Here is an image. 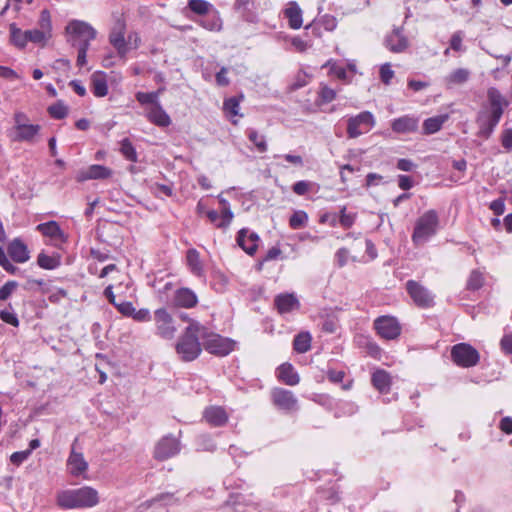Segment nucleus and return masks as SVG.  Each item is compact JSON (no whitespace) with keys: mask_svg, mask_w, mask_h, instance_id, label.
Masks as SVG:
<instances>
[{"mask_svg":"<svg viewBox=\"0 0 512 512\" xmlns=\"http://www.w3.org/2000/svg\"><path fill=\"white\" fill-rule=\"evenodd\" d=\"M135 97L141 105L154 106L159 103V92H137Z\"/></svg>","mask_w":512,"mask_h":512,"instance_id":"nucleus-44","label":"nucleus"},{"mask_svg":"<svg viewBox=\"0 0 512 512\" xmlns=\"http://www.w3.org/2000/svg\"><path fill=\"white\" fill-rule=\"evenodd\" d=\"M406 290L418 307L429 308L434 305V295L417 281L408 280Z\"/></svg>","mask_w":512,"mask_h":512,"instance_id":"nucleus-9","label":"nucleus"},{"mask_svg":"<svg viewBox=\"0 0 512 512\" xmlns=\"http://www.w3.org/2000/svg\"><path fill=\"white\" fill-rule=\"evenodd\" d=\"M39 30H41L49 38L52 37V22L48 10H43L38 21Z\"/></svg>","mask_w":512,"mask_h":512,"instance_id":"nucleus-41","label":"nucleus"},{"mask_svg":"<svg viewBox=\"0 0 512 512\" xmlns=\"http://www.w3.org/2000/svg\"><path fill=\"white\" fill-rule=\"evenodd\" d=\"M7 251L9 256L16 263H25L30 259L26 244H24V242L18 238L12 240L9 243Z\"/></svg>","mask_w":512,"mask_h":512,"instance_id":"nucleus-20","label":"nucleus"},{"mask_svg":"<svg viewBox=\"0 0 512 512\" xmlns=\"http://www.w3.org/2000/svg\"><path fill=\"white\" fill-rule=\"evenodd\" d=\"M448 118L449 116L447 114H443L426 119L423 122V133L425 135H431L438 132Z\"/></svg>","mask_w":512,"mask_h":512,"instance_id":"nucleus-30","label":"nucleus"},{"mask_svg":"<svg viewBox=\"0 0 512 512\" xmlns=\"http://www.w3.org/2000/svg\"><path fill=\"white\" fill-rule=\"evenodd\" d=\"M156 334L163 339H172L177 331L172 316L165 308L157 309L154 312Z\"/></svg>","mask_w":512,"mask_h":512,"instance_id":"nucleus-11","label":"nucleus"},{"mask_svg":"<svg viewBox=\"0 0 512 512\" xmlns=\"http://www.w3.org/2000/svg\"><path fill=\"white\" fill-rule=\"evenodd\" d=\"M279 314L284 315L299 310L300 302L294 293H281L274 299Z\"/></svg>","mask_w":512,"mask_h":512,"instance_id":"nucleus-15","label":"nucleus"},{"mask_svg":"<svg viewBox=\"0 0 512 512\" xmlns=\"http://www.w3.org/2000/svg\"><path fill=\"white\" fill-rule=\"evenodd\" d=\"M394 76V71L391 69L389 63H385L380 68V78L383 83L389 84Z\"/></svg>","mask_w":512,"mask_h":512,"instance_id":"nucleus-57","label":"nucleus"},{"mask_svg":"<svg viewBox=\"0 0 512 512\" xmlns=\"http://www.w3.org/2000/svg\"><path fill=\"white\" fill-rule=\"evenodd\" d=\"M66 32L70 36L69 41L75 46L77 41L87 39L94 40L96 38V30L87 22L80 20H72L66 26Z\"/></svg>","mask_w":512,"mask_h":512,"instance_id":"nucleus-10","label":"nucleus"},{"mask_svg":"<svg viewBox=\"0 0 512 512\" xmlns=\"http://www.w3.org/2000/svg\"><path fill=\"white\" fill-rule=\"evenodd\" d=\"M374 329L377 334L385 340H395L400 334L402 327L394 316L383 315L374 320Z\"/></svg>","mask_w":512,"mask_h":512,"instance_id":"nucleus-8","label":"nucleus"},{"mask_svg":"<svg viewBox=\"0 0 512 512\" xmlns=\"http://www.w3.org/2000/svg\"><path fill=\"white\" fill-rule=\"evenodd\" d=\"M308 222V215L303 210H297L295 211L290 219H289V225L292 229H301L303 228Z\"/></svg>","mask_w":512,"mask_h":512,"instance_id":"nucleus-39","label":"nucleus"},{"mask_svg":"<svg viewBox=\"0 0 512 512\" xmlns=\"http://www.w3.org/2000/svg\"><path fill=\"white\" fill-rule=\"evenodd\" d=\"M312 337L309 332L297 334L293 340V348L297 353H306L311 348Z\"/></svg>","mask_w":512,"mask_h":512,"instance_id":"nucleus-32","label":"nucleus"},{"mask_svg":"<svg viewBox=\"0 0 512 512\" xmlns=\"http://www.w3.org/2000/svg\"><path fill=\"white\" fill-rule=\"evenodd\" d=\"M218 199H219V203L222 206V210H221L222 223L220 224V226H230V224L234 218V214L231 211L230 204L225 198H222L221 196H218Z\"/></svg>","mask_w":512,"mask_h":512,"instance_id":"nucleus-40","label":"nucleus"},{"mask_svg":"<svg viewBox=\"0 0 512 512\" xmlns=\"http://www.w3.org/2000/svg\"><path fill=\"white\" fill-rule=\"evenodd\" d=\"M385 46L393 53L404 52L409 46V41L403 34V29H393V31L385 38Z\"/></svg>","mask_w":512,"mask_h":512,"instance_id":"nucleus-14","label":"nucleus"},{"mask_svg":"<svg viewBox=\"0 0 512 512\" xmlns=\"http://www.w3.org/2000/svg\"><path fill=\"white\" fill-rule=\"evenodd\" d=\"M198 303L196 294L189 288H180L175 291L173 305L182 308H192Z\"/></svg>","mask_w":512,"mask_h":512,"instance_id":"nucleus-21","label":"nucleus"},{"mask_svg":"<svg viewBox=\"0 0 512 512\" xmlns=\"http://www.w3.org/2000/svg\"><path fill=\"white\" fill-rule=\"evenodd\" d=\"M470 76L469 70L465 68H458L451 72L445 79L447 84H463Z\"/></svg>","mask_w":512,"mask_h":512,"instance_id":"nucleus-38","label":"nucleus"},{"mask_svg":"<svg viewBox=\"0 0 512 512\" xmlns=\"http://www.w3.org/2000/svg\"><path fill=\"white\" fill-rule=\"evenodd\" d=\"M186 261H187V265L189 267L190 272L194 276H197L199 278H202L205 276L204 266L200 259V254L196 249L191 248L187 251Z\"/></svg>","mask_w":512,"mask_h":512,"instance_id":"nucleus-26","label":"nucleus"},{"mask_svg":"<svg viewBox=\"0 0 512 512\" xmlns=\"http://www.w3.org/2000/svg\"><path fill=\"white\" fill-rule=\"evenodd\" d=\"M310 186H311L310 182L301 180V181L294 183L292 190L295 194L302 196V195H305L309 191Z\"/></svg>","mask_w":512,"mask_h":512,"instance_id":"nucleus-62","label":"nucleus"},{"mask_svg":"<svg viewBox=\"0 0 512 512\" xmlns=\"http://www.w3.org/2000/svg\"><path fill=\"white\" fill-rule=\"evenodd\" d=\"M30 455H31V449H27V450H24V451L14 452L10 456V461H11L12 464L18 466L21 463H23L25 460H27Z\"/></svg>","mask_w":512,"mask_h":512,"instance_id":"nucleus-56","label":"nucleus"},{"mask_svg":"<svg viewBox=\"0 0 512 512\" xmlns=\"http://www.w3.org/2000/svg\"><path fill=\"white\" fill-rule=\"evenodd\" d=\"M56 502L63 509L91 508L99 503V495L96 489L84 486L78 489L59 491Z\"/></svg>","mask_w":512,"mask_h":512,"instance_id":"nucleus-2","label":"nucleus"},{"mask_svg":"<svg viewBox=\"0 0 512 512\" xmlns=\"http://www.w3.org/2000/svg\"><path fill=\"white\" fill-rule=\"evenodd\" d=\"M419 118L411 115H404L391 122V129L395 133H414L418 130Z\"/></svg>","mask_w":512,"mask_h":512,"instance_id":"nucleus-18","label":"nucleus"},{"mask_svg":"<svg viewBox=\"0 0 512 512\" xmlns=\"http://www.w3.org/2000/svg\"><path fill=\"white\" fill-rule=\"evenodd\" d=\"M49 114L55 119H63L68 114L67 107L62 103H56L48 108Z\"/></svg>","mask_w":512,"mask_h":512,"instance_id":"nucleus-49","label":"nucleus"},{"mask_svg":"<svg viewBox=\"0 0 512 512\" xmlns=\"http://www.w3.org/2000/svg\"><path fill=\"white\" fill-rule=\"evenodd\" d=\"M131 317L138 322H147L151 320L150 311L146 308L139 310L134 308V313L131 315Z\"/></svg>","mask_w":512,"mask_h":512,"instance_id":"nucleus-60","label":"nucleus"},{"mask_svg":"<svg viewBox=\"0 0 512 512\" xmlns=\"http://www.w3.org/2000/svg\"><path fill=\"white\" fill-rule=\"evenodd\" d=\"M26 34H27L26 36H27L28 42H31V43H34L37 45H41V46H44L47 43V41L50 39L47 35H45L38 28L26 30Z\"/></svg>","mask_w":512,"mask_h":512,"instance_id":"nucleus-43","label":"nucleus"},{"mask_svg":"<svg viewBox=\"0 0 512 512\" xmlns=\"http://www.w3.org/2000/svg\"><path fill=\"white\" fill-rule=\"evenodd\" d=\"M501 349L509 355H512V333L505 334L500 341Z\"/></svg>","mask_w":512,"mask_h":512,"instance_id":"nucleus-64","label":"nucleus"},{"mask_svg":"<svg viewBox=\"0 0 512 512\" xmlns=\"http://www.w3.org/2000/svg\"><path fill=\"white\" fill-rule=\"evenodd\" d=\"M92 91L96 97H104L108 94V85L104 74L94 73L92 75Z\"/></svg>","mask_w":512,"mask_h":512,"instance_id":"nucleus-31","label":"nucleus"},{"mask_svg":"<svg viewBox=\"0 0 512 512\" xmlns=\"http://www.w3.org/2000/svg\"><path fill=\"white\" fill-rule=\"evenodd\" d=\"M323 67H329V71L331 74L335 75L337 78L341 80H345L347 77V73L344 67L339 66L332 59L328 60Z\"/></svg>","mask_w":512,"mask_h":512,"instance_id":"nucleus-48","label":"nucleus"},{"mask_svg":"<svg viewBox=\"0 0 512 512\" xmlns=\"http://www.w3.org/2000/svg\"><path fill=\"white\" fill-rule=\"evenodd\" d=\"M340 224L344 228H350L355 221V215L354 214H347L346 213V207H343L341 209V215H340Z\"/></svg>","mask_w":512,"mask_h":512,"instance_id":"nucleus-61","label":"nucleus"},{"mask_svg":"<svg viewBox=\"0 0 512 512\" xmlns=\"http://www.w3.org/2000/svg\"><path fill=\"white\" fill-rule=\"evenodd\" d=\"M113 171L103 165L94 164L89 166L88 168L81 170L76 175V180L78 182H84L91 179H107L111 177Z\"/></svg>","mask_w":512,"mask_h":512,"instance_id":"nucleus-16","label":"nucleus"},{"mask_svg":"<svg viewBox=\"0 0 512 512\" xmlns=\"http://www.w3.org/2000/svg\"><path fill=\"white\" fill-rule=\"evenodd\" d=\"M248 139L254 144L258 152L264 153L268 150L267 141L264 135H260L255 129L246 131Z\"/></svg>","mask_w":512,"mask_h":512,"instance_id":"nucleus-34","label":"nucleus"},{"mask_svg":"<svg viewBox=\"0 0 512 512\" xmlns=\"http://www.w3.org/2000/svg\"><path fill=\"white\" fill-rule=\"evenodd\" d=\"M451 359L459 367L476 366L480 360L479 352L468 343H458L451 349Z\"/></svg>","mask_w":512,"mask_h":512,"instance_id":"nucleus-7","label":"nucleus"},{"mask_svg":"<svg viewBox=\"0 0 512 512\" xmlns=\"http://www.w3.org/2000/svg\"><path fill=\"white\" fill-rule=\"evenodd\" d=\"M483 283L484 278L482 273L478 270H473L469 275L466 287L468 290H478L483 286Z\"/></svg>","mask_w":512,"mask_h":512,"instance_id":"nucleus-46","label":"nucleus"},{"mask_svg":"<svg viewBox=\"0 0 512 512\" xmlns=\"http://www.w3.org/2000/svg\"><path fill=\"white\" fill-rule=\"evenodd\" d=\"M0 318L2 321H4L7 324H10L12 326L17 327L19 325V320L17 318V315L8 310H2L0 312Z\"/></svg>","mask_w":512,"mask_h":512,"instance_id":"nucleus-58","label":"nucleus"},{"mask_svg":"<svg viewBox=\"0 0 512 512\" xmlns=\"http://www.w3.org/2000/svg\"><path fill=\"white\" fill-rule=\"evenodd\" d=\"M180 452V442L176 437L165 436L155 446L154 457L157 460H166Z\"/></svg>","mask_w":512,"mask_h":512,"instance_id":"nucleus-13","label":"nucleus"},{"mask_svg":"<svg viewBox=\"0 0 512 512\" xmlns=\"http://www.w3.org/2000/svg\"><path fill=\"white\" fill-rule=\"evenodd\" d=\"M17 287L18 283L16 281L6 282L2 287H0V300H7Z\"/></svg>","mask_w":512,"mask_h":512,"instance_id":"nucleus-53","label":"nucleus"},{"mask_svg":"<svg viewBox=\"0 0 512 512\" xmlns=\"http://www.w3.org/2000/svg\"><path fill=\"white\" fill-rule=\"evenodd\" d=\"M199 24L209 31H220L222 29V20L216 12L213 15H207L199 21Z\"/></svg>","mask_w":512,"mask_h":512,"instance_id":"nucleus-36","label":"nucleus"},{"mask_svg":"<svg viewBox=\"0 0 512 512\" xmlns=\"http://www.w3.org/2000/svg\"><path fill=\"white\" fill-rule=\"evenodd\" d=\"M198 447L199 450L213 452L216 449V443L209 435H201Z\"/></svg>","mask_w":512,"mask_h":512,"instance_id":"nucleus-51","label":"nucleus"},{"mask_svg":"<svg viewBox=\"0 0 512 512\" xmlns=\"http://www.w3.org/2000/svg\"><path fill=\"white\" fill-rule=\"evenodd\" d=\"M336 96L337 92L328 86H322L319 91V97L323 103L332 102L336 99Z\"/></svg>","mask_w":512,"mask_h":512,"instance_id":"nucleus-54","label":"nucleus"},{"mask_svg":"<svg viewBox=\"0 0 512 512\" xmlns=\"http://www.w3.org/2000/svg\"><path fill=\"white\" fill-rule=\"evenodd\" d=\"M438 227V213L433 209L424 212L415 222L414 231L411 237L413 244L415 246L425 244L437 233Z\"/></svg>","mask_w":512,"mask_h":512,"instance_id":"nucleus-4","label":"nucleus"},{"mask_svg":"<svg viewBox=\"0 0 512 512\" xmlns=\"http://www.w3.org/2000/svg\"><path fill=\"white\" fill-rule=\"evenodd\" d=\"M206 213L207 218L213 223L217 228L226 230L229 226H220L222 223L221 213H218L215 210H209Z\"/></svg>","mask_w":512,"mask_h":512,"instance_id":"nucleus-59","label":"nucleus"},{"mask_svg":"<svg viewBox=\"0 0 512 512\" xmlns=\"http://www.w3.org/2000/svg\"><path fill=\"white\" fill-rule=\"evenodd\" d=\"M273 404L287 413L298 410V400L294 393L283 388H274L271 392Z\"/></svg>","mask_w":512,"mask_h":512,"instance_id":"nucleus-12","label":"nucleus"},{"mask_svg":"<svg viewBox=\"0 0 512 512\" xmlns=\"http://www.w3.org/2000/svg\"><path fill=\"white\" fill-rule=\"evenodd\" d=\"M26 31H22L15 24L10 25V39L11 42L18 48H24L28 41Z\"/></svg>","mask_w":512,"mask_h":512,"instance_id":"nucleus-35","label":"nucleus"},{"mask_svg":"<svg viewBox=\"0 0 512 512\" xmlns=\"http://www.w3.org/2000/svg\"><path fill=\"white\" fill-rule=\"evenodd\" d=\"M0 266L10 274H15L18 271V268L7 258L2 246H0Z\"/></svg>","mask_w":512,"mask_h":512,"instance_id":"nucleus-52","label":"nucleus"},{"mask_svg":"<svg viewBox=\"0 0 512 512\" xmlns=\"http://www.w3.org/2000/svg\"><path fill=\"white\" fill-rule=\"evenodd\" d=\"M110 43L117 50L121 57H124L127 53V45L125 42L124 32L122 29L119 31H113L109 37Z\"/></svg>","mask_w":512,"mask_h":512,"instance_id":"nucleus-33","label":"nucleus"},{"mask_svg":"<svg viewBox=\"0 0 512 512\" xmlns=\"http://www.w3.org/2000/svg\"><path fill=\"white\" fill-rule=\"evenodd\" d=\"M114 306L124 316L131 317V315L134 313V306L129 301L117 302L114 303Z\"/></svg>","mask_w":512,"mask_h":512,"instance_id":"nucleus-55","label":"nucleus"},{"mask_svg":"<svg viewBox=\"0 0 512 512\" xmlns=\"http://www.w3.org/2000/svg\"><path fill=\"white\" fill-rule=\"evenodd\" d=\"M462 41H463V34L461 31L455 32L450 39V47L454 51H461L463 49L462 47Z\"/></svg>","mask_w":512,"mask_h":512,"instance_id":"nucleus-63","label":"nucleus"},{"mask_svg":"<svg viewBox=\"0 0 512 512\" xmlns=\"http://www.w3.org/2000/svg\"><path fill=\"white\" fill-rule=\"evenodd\" d=\"M223 109L229 116L239 115L240 100L237 97H230L223 103Z\"/></svg>","mask_w":512,"mask_h":512,"instance_id":"nucleus-47","label":"nucleus"},{"mask_svg":"<svg viewBox=\"0 0 512 512\" xmlns=\"http://www.w3.org/2000/svg\"><path fill=\"white\" fill-rule=\"evenodd\" d=\"M204 331V325L197 320H191L183 333L178 338L175 349L180 359L184 362H191L197 359L203 349L200 342Z\"/></svg>","mask_w":512,"mask_h":512,"instance_id":"nucleus-1","label":"nucleus"},{"mask_svg":"<svg viewBox=\"0 0 512 512\" xmlns=\"http://www.w3.org/2000/svg\"><path fill=\"white\" fill-rule=\"evenodd\" d=\"M40 131L41 126L38 124L20 125L19 128L14 130L15 136L13 137V140L18 142L35 143Z\"/></svg>","mask_w":512,"mask_h":512,"instance_id":"nucleus-19","label":"nucleus"},{"mask_svg":"<svg viewBox=\"0 0 512 512\" xmlns=\"http://www.w3.org/2000/svg\"><path fill=\"white\" fill-rule=\"evenodd\" d=\"M146 117L151 123L159 127H167L171 124L170 116L162 108L160 102L147 110Z\"/></svg>","mask_w":512,"mask_h":512,"instance_id":"nucleus-24","label":"nucleus"},{"mask_svg":"<svg viewBox=\"0 0 512 512\" xmlns=\"http://www.w3.org/2000/svg\"><path fill=\"white\" fill-rule=\"evenodd\" d=\"M277 371L279 380H281L286 385L295 386L300 381L299 375L290 363L281 364Z\"/></svg>","mask_w":512,"mask_h":512,"instance_id":"nucleus-27","label":"nucleus"},{"mask_svg":"<svg viewBox=\"0 0 512 512\" xmlns=\"http://www.w3.org/2000/svg\"><path fill=\"white\" fill-rule=\"evenodd\" d=\"M372 384L380 393H387L391 386V377L385 370L379 369L372 374Z\"/></svg>","mask_w":512,"mask_h":512,"instance_id":"nucleus-29","label":"nucleus"},{"mask_svg":"<svg viewBox=\"0 0 512 512\" xmlns=\"http://www.w3.org/2000/svg\"><path fill=\"white\" fill-rule=\"evenodd\" d=\"M376 124L374 115L370 111H363L347 120V135L349 138H357L368 133Z\"/></svg>","mask_w":512,"mask_h":512,"instance_id":"nucleus-6","label":"nucleus"},{"mask_svg":"<svg viewBox=\"0 0 512 512\" xmlns=\"http://www.w3.org/2000/svg\"><path fill=\"white\" fill-rule=\"evenodd\" d=\"M37 263L41 268L52 270L59 266V258L40 253L37 258Z\"/></svg>","mask_w":512,"mask_h":512,"instance_id":"nucleus-45","label":"nucleus"},{"mask_svg":"<svg viewBox=\"0 0 512 512\" xmlns=\"http://www.w3.org/2000/svg\"><path fill=\"white\" fill-rule=\"evenodd\" d=\"M285 17L288 19L289 26L292 29H299L302 26V10L297 2L292 1L284 11Z\"/></svg>","mask_w":512,"mask_h":512,"instance_id":"nucleus-28","label":"nucleus"},{"mask_svg":"<svg viewBox=\"0 0 512 512\" xmlns=\"http://www.w3.org/2000/svg\"><path fill=\"white\" fill-rule=\"evenodd\" d=\"M205 420L214 427H220L228 421V415L224 408L219 406H211L204 411Z\"/></svg>","mask_w":512,"mask_h":512,"instance_id":"nucleus-25","label":"nucleus"},{"mask_svg":"<svg viewBox=\"0 0 512 512\" xmlns=\"http://www.w3.org/2000/svg\"><path fill=\"white\" fill-rule=\"evenodd\" d=\"M67 466L69 472L73 476H80L85 473L88 469V463L84 459V456L80 452H76L74 447H72L71 453L67 460Z\"/></svg>","mask_w":512,"mask_h":512,"instance_id":"nucleus-22","label":"nucleus"},{"mask_svg":"<svg viewBox=\"0 0 512 512\" xmlns=\"http://www.w3.org/2000/svg\"><path fill=\"white\" fill-rule=\"evenodd\" d=\"M319 24L324 28L325 31L332 32L337 27V19L333 15L325 14L320 17Z\"/></svg>","mask_w":512,"mask_h":512,"instance_id":"nucleus-50","label":"nucleus"},{"mask_svg":"<svg viewBox=\"0 0 512 512\" xmlns=\"http://www.w3.org/2000/svg\"><path fill=\"white\" fill-rule=\"evenodd\" d=\"M202 344L208 353L216 356H226L234 350L235 342L204 326Z\"/></svg>","mask_w":512,"mask_h":512,"instance_id":"nucleus-5","label":"nucleus"},{"mask_svg":"<svg viewBox=\"0 0 512 512\" xmlns=\"http://www.w3.org/2000/svg\"><path fill=\"white\" fill-rule=\"evenodd\" d=\"M37 231L49 237L55 242H65L66 236L56 221L41 223L36 227Z\"/></svg>","mask_w":512,"mask_h":512,"instance_id":"nucleus-23","label":"nucleus"},{"mask_svg":"<svg viewBox=\"0 0 512 512\" xmlns=\"http://www.w3.org/2000/svg\"><path fill=\"white\" fill-rule=\"evenodd\" d=\"M188 7L198 15H206L212 8V5L205 0H189Z\"/></svg>","mask_w":512,"mask_h":512,"instance_id":"nucleus-42","label":"nucleus"},{"mask_svg":"<svg viewBox=\"0 0 512 512\" xmlns=\"http://www.w3.org/2000/svg\"><path fill=\"white\" fill-rule=\"evenodd\" d=\"M236 241L247 254L253 255L258 248L260 238L255 232L243 228L238 232Z\"/></svg>","mask_w":512,"mask_h":512,"instance_id":"nucleus-17","label":"nucleus"},{"mask_svg":"<svg viewBox=\"0 0 512 512\" xmlns=\"http://www.w3.org/2000/svg\"><path fill=\"white\" fill-rule=\"evenodd\" d=\"M487 94L491 106V113L487 115L481 112L477 118V123L479 124L478 134L486 139L493 133L502 117L504 107L508 104L496 88H490Z\"/></svg>","mask_w":512,"mask_h":512,"instance_id":"nucleus-3","label":"nucleus"},{"mask_svg":"<svg viewBox=\"0 0 512 512\" xmlns=\"http://www.w3.org/2000/svg\"><path fill=\"white\" fill-rule=\"evenodd\" d=\"M120 152L126 160L131 162L138 161L136 149L128 138H125L120 142Z\"/></svg>","mask_w":512,"mask_h":512,"instance_id":"nucleus-37","label":"nucleus"}]
</instances>
